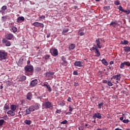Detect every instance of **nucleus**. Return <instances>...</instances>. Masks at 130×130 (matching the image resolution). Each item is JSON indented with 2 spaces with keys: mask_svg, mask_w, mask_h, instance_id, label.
Listing matches in <instances>:
<instances>
[{
  "mask_svg": "<svg viewBox=\"0 0 130 130\" xmlns=\"http://www.w3.org/2000/svg\"><path fill=\"white\" fill-rule=\"evenodd\" d=\"M11 29L14 33H15V32H17V31H18V29L17 28V27H16L15 26H12Z\"/></svg>",
  "mask_w": 130,
  "mask_h": 130,
  "instance_id": "nucleus-31",
  "label": "nucleus"
},
{
  "mask_svg": "<svg viewBox=\"0 0 130 130\" xmlns=\"http://www.w3.org/2000/svg\"><path fill=\"white\" fill-rule=\"evenodd\" d=\"M124 50L125 52H129L130 51V47H124Z\"/></svg>",
  "mask_w": 130,
  "mask_h": 130,
  "instance_id": "nucleus-24",
  "label": "nucleus"
},
{
  "mask_svg": "<svg viewBox=\"0 0 130 130\" xmlns=\"http://www.w3.org/2000/svg\"><path fill=\"white\" fill-rule=\"evenodd\" d=\"M30 113H31V112L29 109H26L25 110V115H28V114H30Z\"/></svg>",
  "mask_w": 130,
  "mask_h": 130,
  "instance_id": "nucleus-30",
  "label": "nucleus"
},
{
  "mask_svg": "<svg viewBox=\"0 0 130 130\" xmlns=\"http://www.w3.org/2000/svg\"><path fill=\"white\" fill-rule=\"evenodd\" d=\"M62 60L63 61V62L61 63V64L62 66H64L66 67V66H68V61L66 60V58L64 57H62Z\"/></svg>",
  "mask_w": 130,
  "mask_h": 130,
  "instance_id": "nucleus-16",
  "label": "nucleus"
},
{
  "mask_svg": "<svg viewBox=\"0 0 130 130\" xmlns=\"http://www.w3.org/2000/svg\"><path fill=\"white\" fill-rule=\"evenodd\" d=\"M102 62L105 66H108V62H107V61H106V60H105V59H103L102 60Z\"/></svg>",
  "mask_w": 130,
  "mask_h": 130,
  "instance_id": "nucleus-27",
  "label": "nucleus"
},
{
  "mask_svg": "<svg viewBox=\"0 0 130 130\" xmlns=\"http://www.w3.org/2000/svg\"><path fill=\"white\" fill-rule=\"evenodd\" d=\"M69 111L70 112H72V111H73V110H74V109L71 106H69Z\"/></svg>",
  "mask_w": 130,
  "mask_h": 130,
  "instance_id": "nucleus-46",
  "label": "nucleus"
},
{
  "mask_svg": "<svg viewBox=\"0 0 130 130\" xmlns=\"http://www.w3.org/2000/svg\"><path fill=\"white\" fill-rule=\"evenodd\" d=\"M5 38L8 40H12L14 38V35L12 34H7L5 35Z\"/></svg>",
  "mask_w": 130,
  "mask_h": 130,
  "instance_id": "nucleus-6",
  "label": "nucleus"
},
{
  "mask_svg": "<svg viewBox=\"0 0 130 130\" xmlns=\"http://www.w3.org/2000/svg\"><path fill=\"white\" fill-rule=\"evenodd\" d=\"M95 43L98 48H101V47H102V45H101V42H100V39L99 38L95 40Z\"/></svg>",
  "mask_w": 130,
  "mask_h": 130,
  "instance_id": "nucleus-9",
  "label": "nucleus"
},
{
  "mask_svg": "<svg viewBox=\"0 0 130 130\" xmlns=\"http://www.w3.org/2000/svg\"><path fill=\"white\" fill-rule=\"evenodd\" d=\"M50 52L52 54L53 56H57V55H58V51H57V49L55 48L51 49Z\"/></svg>",
  "mask_w": 130,
  "mask_h": 130,
  "instance_id": "nucleus-2",
  "label": "nucleus"
},
{
  "mask_svg": "<svg viewBox=\"0 0 130 130\" xmlns=\"http://www.w3.org/2000/svg\"><path fill=\"white\" fill-rule=\"evenodd\" d=\"M103 83L104 84H108V81L106 80H104L103 81Z\"/></svg>",
  "mask_w": 130,
  "mask_h": 130,
  "instance_id": "nucleus-53",
  "label": "nucleus"
},
{
  "mask_svg": "<svg viewBox=\"0 0 130 130\" xmlns=\"http://www.w3.org/2000/svg\"><path fill=\"white\" fill-rule=\"evenodd\" d=\"M59 105H60V106H64L66 105V104H64V103H63L62 102H60L59 103Z\"/></svg>",
  "mask_w": 130,
  "mask_h": 130,
  "instance_id": "nucleus-44",
  "label": "nucleus"
},
{
  "mask_svg": "<svg viewBox=\"0 0 130 130\" xmlns=\"http://www.w3.org/2000/svg\"><path fill=\"white\" fill-rule=\"evenodd\" d=\"M122 122L124 123H128V122H129V120L128 119H124L123 120Z\"/></svg>",
  "mask_w": 130,
  "mask_h": 130,
  "instance_id": "nucleus-41",
  "label": "nucleus"
},
{
  "mask_svg": "<svg viewBox=\"0 0 130 130\" xmlns=\"http://www.w3.org/2000/svg\"><path fill=\"white\" fill-rule=\"evenodd\" d=\"M121 44L124 45H126V44H128V41L126 40H123V41H122L121 42Z\"/></svg>",
  "mask_w": 130,
  "mask_h": 130,
  "instance_id": "nucleus-28",
  "label": "nucleus"
},
{
  "mask_svg": "<svg viewBox=\"0 0 130 130\" xmlns=\"http://www.w3.org/2000/svg\"><path fill=\"white\" fill-rule=\"evenodd\" d=\"M116 25H117V21H112L110 24V25L112 26L113 27H116Z\"/></svg>",
  "mask_w": 130,
  "mask_h": 130,
  "instance_id": "nucleus-20",
  "label": "nucleus"
},
{
  "mask_svg": "<svg viewBox=\"0 0 130 130\" xmlns=\"http://www.w3.org/2000/svg\"><path fill=\"white\" fill-rule=\"evenodd\" d=\"M104 9V10H109L110 9V6H105Z\"/></svg>",
  "mask_w": 130,
  "mask_h": 130,
  "instance_id": "nucleus-48",
  "label": "nucleus"
},
{
  "mask_svg": "<svg viewBox=\"0 0 130 130\" xmlns=\"http://www.w3.org/2000/svg\"><path fill=\"white\" fill-rule=\"evenodd\" d=\"M84 128H85V126L82 125L79 127V130H84Z\"/></svg>",
  "mask_w": 130,
  "mask_h": 130,
  "instance_id": "nucleus-45",
  "label": "nucleus"
},
{
  "mask_svg": "<svg viewBox=\"0 0 130 130\" xmlns=\"http://www.w3.org/2000/svg\"><path fill=\"white\" fill-rule=\"evenodd\" d=\"M7 114L11 115V116H15V113L14 111L10 110L7 112Z\"/></svg>",
  "mask_w": 130,
  "mask_h": 130,
  "instance_id": "nucleus-18",
  "label": "nucleus"
},
{
  "mask_svg": "<svg viewBox=\"0 0 130 130\" xmlns=\"http://www.w3.org/2000/svg\"><path fill=\"white\" fill-rule=\"evenodd\" d=\"M7 6H4L2 7L1 12H2V14H4V13H5V11H6V10H7Z\"/></svg>",
  "mask_w": 130,
  "mask_h": 130,
  "instance_id": "nucleus-22",
  "label": "nucleus"
},
{
  "mask_svg": "<svg viewBox=\"0 0 130 130\" xmlns=\"http://www.w3.org/2000/svg\"><path fill=\"white\" fill-rule=\"evenodd\" d=\"M74 66H75V67H79V68H82V67H83V62L80 61H76L74 62Z\"/></svg>",
  "mask_w": 130,
  "mask_h": 130,
  "instance_id": "nucleus-8",
  "label": "nucleus"
},
{
  "mask_svg": "<svg viewBox=\"0 0 130 130\" xmlns=\"http://www.w3.org/2000/svg\"><path fill=\"white\" fill-rule=\"evenodd\" d=\"M50 57V55H46L45 56V59H48Z\"/></svg>",
  "mask_w": 130,
  "mask_h": 130,
  "instance_id": "nucleus-50",
  "label": "nucleus"
},
{
  "mask_svg": "<svg viewBox=\"0 0 130 130\" xmlns=\"http://www.w3.org/2000/svg\"><path fill=\"white\" fill-rule=\"evenodd\" d=\"M18 64H23V61L22 60H19L18 61Z\"/></svg>",
  "mask_w": 130,
  "mask_h": 130,
  "instance_id": "nucleus-55",
  "label": "nucleus"
},
{
  "mask_svg": "<svg viewBox=\"0 0 130 130\" xmlns=\"http://www.w3.org/2000/svg\"><path fill=\"white\" fill-rule=\"evenodd\" d=\"M26 99H27V100H31L32 99V93L31 92H28L27 93Z\"/></svg>",
  "mask_w": 130,
  "mask_h": 130,
  "instance_id": "nucleus-17",
  "label": "nucleus"
},
{
  "mask_svg": "<svg viewBox=\"0 0 130 130\" xmlns=\"http://www.w3.org/2000/svg\"><path fill=\"white\" fill-rule=\"evenodd\" d=\"M24 21H25V18L23 16L19 17L17 19V23H22V22H24Z\"/></svg>",
  "mask_w": 130,
  "mask_h": 130,
  "instance_id": "nucleus-11",
  "label": "nucleus"
},
{
  "mask_svg": "<svg viewBox=\"0 0 130 130\" xmlns=\"http://www.w3.org/2000/svg\"><path fill=\"white\" fill-rule=\"evenodd\" d=\"M24 123H25L26 124H28V125L31 124V120H25L24 121Z\"/></svg>",
  "mask_w": 130,
  "mask_h": 130,
  "instance_id": "nucleus-32",
  "label": "nucleus"
},
{
  "mask_svg": "<svg viewBox=\"0 0 130 130\" xmlns=\"http://www.w3.org/2000/svg\"><path fill=\"white\" fill-rule=\"evenodd\" d=\"M68 122L67 120H65L61 122V124H66Z\"/></svg>",
  "mask_w": 130,
  "mask_h": 130,
  "instance_id": "nucleus-49",
  "label": "nucleus"
},
{
  "mask_svg": "<svg viewBox=\"0 0 130 130\" xmlns=\"http://www.w3.org/2000/svg\"><path fill=\"white\" fill-rule=\"evenodd\" d=\"M93 118H99V119H101V114H100V113H96L94 114L93 116Z\"/></svg>",
  "mask_w": 130,
  "mask_h": 130,
  "instance_id": "nucleus-13",
  "label": "nucleus"
},
{
  "mask_svg": "<svg viewBox=\"0 0 130 130\" xmlns=\"http://www.w3.org/2000/svg\"><path fill=\"white\" fill-rule=\"evenodd\" d=\"M7 57H8V53L4 50H0V60L6 59Z\"/></svg>",
  "mask_w": 130,
  "mask_h": 130,
  "instance_id": "nucleus-1",
  "label": "nucleus"
},
{
  "mask_svg": "<svg viewBox=\"0 0 130 130\" xmlns=\"http://www.w3.org/2000/svg\"><path fill=\"white\" fill-rule=\"evenodd\" d=\"M40 19H45V16H42L40 17Z\"/></svg>",
  "mask_w": 130,
  "mask_h": 130,
  "instance_id": "nucleus-62",
  "label": "nucleus"
},
{
  "mask_svg": "<svg viewBox=\"0 0 130 130\" xmlns=\"http://www.w3.org/2000/svg\"><path fill=\"white\" fill-rule=\"evenodd\" d=\"M25 80L26 77L25 76H21L19 79L20 82H24V81H25Z\"/></svg>",
  "mask_w": 130,
  "mask_h": 130,
  "instance_id": "nucleus-25",
  "label": "nucleus"
},
{
  "mask_svg": "<svg viewBox=\"0 0 130 130\" xmlns=\"http://www.w3.org/2000/svg\"><path fill=\"white\" fill-rule=\"evenodd\" d=\"M124 63L125 64V66L130 67V62L129 61H124Z\"/></svg>",
  "mask_w": 130,
  "mask_h": 130,
  "instance_id": "nucleus-38",
  "label": "nucleus"
},
{
  "mask_svg": "<svg viewBox=\"0 0 130 130\" xmlns=\"http://www.w3.org/2000/svg\"><path fill=\"white\" fill-rule=\"evenodd\" d=\"M39 106H40V105H39V104H36V109H39Z\"/></svg>",
  "mask_w": 130,
  "mask_h": 130,
  "instance_id": "nucleus-54",
  "label": "nucleus"
},
{
  "mask_svg": "<svg viewBox=\"0 0 130 130\" xmlns=\"http://www.w3.org/2000/svg\"><path fill=\"white\" fill-rule=\"evenodd\" d=\"M68 32H69V28H64L62 32V34L63 35L65 33H68Z\"/></svg>",
  "mask_w": 130,
  "mask_h": 130,
  "instance_id": "nucleus-33",
  "label": "nucleus"
},
{
  "mask_svg": "<svg viewBox=\"0 0 130 130\" xmlns=\"http://www.w3.org/2000/svg\"><path fill=\"white\" fill-rule=\"evenodd\" d=\"M10 109V105L9 104H6L4 107V110H8Z\"/></svg>",
  "mask_w": 130,
  "mask_h": 130,
  "instance_id": "nucleus-21",
  "label": "nucleus"
},
{
  "mask_svg": "<svg viewBox=\"0 0 130 130\" xmlns=\"http://www.w3.org/2000/svg\"><path fill=\"white\" fill-rule=\"evenodd\" d=\"M120 2H119V1L118 0H117V1H115L114 2V4L116 5V6H118L120 5Z\"/></svg>",
  "mask_w": 130,
  "mask_h": 130,
  "instance_id": "nucleus-39",
  "label": "nucleus"
},
{
  "mask_svg": "<svg viewBox=\"0 0 130 130\" xmlns=\"http://www.w3.org/2000/svg\"><path fill=\"white\" fill-rule=\"evenodd\" d=\"M45 76L46 77H50L51 76H53L54 75V72H48L47 73H45L44 74Z\"/></svg>",
  "mask_w": 130,
  "mask_h": 130,
  "instance_id": "nucleus-14",
  "label": "nucleus"
},
{
  "mask_svg": "<svg viewBox=\"0 0 130 130\" xmlns=\"http://www.w3.org/2000/svg\"><path fill=\"white\" fill-rule=\"evenodd\" d=\"M103 105H104V103H101L99 104H98V108L99 109H101V107L102 106H103Z\"/></svg>",
  "mask_w": 130,
  "mask_h": 130,
  "instance_id": "nucleus-34",
  "label": "nucleus"
},
{
  "mask_svg": "<svg viewBox=\"0 0 130 130\" xmlns=\"http://www.w3.org/2000/svg\"><path fill=\"white\" fill-rule=\"evenodd\" d=\"M118 10H119V11H121V12H123V8H122V7L121 6H119L118 7Z\"/></svg>",
  "mask_w": 130,
  "mask_h": 130,
  "instance_id": "nucleus-43",
  "label": "nucleus"
},
{
  "mask_svg": "<svg viewBox=\"0 0 130 130\" xmlns=\"http://www.w3.org/2000/svg\"><path fill=\"white\" fill-rule=\"evenodd\" d=\"M78 35H79V36H84V35H85L84 29L79 30L78 32Z\"/></svg>",
  "mask_w": 130,
  "mask_h": 130,
  "instance_id": "nucleus-15",
  "label": "nucleus"
},
{
  "mask_svg": "<svg viewBox=\"0 0 130 130\" xmlns=\"http://www.w3.org/2000/svg\"><path fill=\"white\" fill-rule=\"evenodd\" d=\"M6 85L7 86H11V85H12V83L10 81H7L6 82Z\"/></svg>",
  "mask_w": 130,
  "mask_h": 130,
  "instance_id": "nucleus-47",
  "label": "nucleus"
},
{
  "mask_svg": "<svg viewBox=\"0 0 130 130\" xmlns=\"http://www.w3.org/2000/svg\"><path fill=\"white\" fill-rule=\"evenodd\" d=\"M95 53L96 54V56L98 57H99L101 55L100 52H99V50L98 49H96Z\"/></svg>",
  "mask_w": 130,
  "mask_h": 130,
  "instance_id": "nucleus-29",
  "label": "nucleus"
},
{
  "mask_svg": "<svg viewBox=\"0 0 130 130\" xmlns=\"http://www.w3.org/2000/svg\"><path fill=\"white\" fill-rule=\"evenodd\" d=\"M25 70L26 71V72H32V71H33V66H26L25 67Z\"/></svg>",
  "mask_w": 130,
  "mask_h": 130,
  "instance_id": "nucleus-10",
  "label": "nucleus"
},
{
  "mask_svg": "<svg viewBox=\"0 0 130 130\" xmlns=\"http://www.w3.org/2000/svg\"><path fill=\"white\" fill-rule=\"evenodd\" d=\"M4 122H5V120L1 119L0 120V126H2L4 124Z\"/></svg>",
  "mask_w": 130,
  "mask_h": 130,
  "instance_id": "nucleus-40",
  "label": "nucleus"
},
{
  "mask_svg": "<svg viewBox=\"0 0 130 130\" xmlns=\"http://www.w3.org/2000/svg\"><path fill=\"white\" fill-rule=\"evenodd\" d=\"M32 25L35 27H41V28H43L44 27V24H43V23H39L38 22L33 23Z\"/></svg>",
  "mask_w": 130,
  "mask_h": 130,
  "instance_id": "nucleus-3",
  "label": "nucleus"
},
{
  "mask_svg": "<svg viewBox=\"0 0 130 130\" xmlns=\"http://www.w3.org/2000/svg\"><path fill=\"white\" fill-rule=\"evenodd\" d=\"M28 109H29V110L30 111V112H32L34 111V110H35V108L33 106H31Z\"/></svg>",
  "mask_w": 130,
  "mask_h": 130,
  "instance_id": "nucleus-36",
  "label": "nucleus"
},
{
  "mask_svg": "<svg viewBox=\"0 0 130 130\" xmlns=\"http://www.w3.org/2000/svg\"><path fill=\"white\" fill-rule=\"evenodd\" d=\"M108 85L110 87H111L112 86H113V84L111 82V81H109L108 82Z\"/></svg>",
  "mask_w": 130,
  "mask_h": 130,
  "instance_id": "nucleus-42",
  "label": "nucleus"
},
{
  "mask_svg": "<svg viewBox=\"0 0 130 130\" xmlns=\"http://www.w3.org/2000/svg\"><path fill=\"white\" fill-rule=\"evenodd\" d=\"M75 47H76V45L74 44H72L70 46H69V49L70 50H73V49H75Z\"/></svg>",
  "mask_w": 130,
  "mask_h": 130,
  "instance_id": "nucleus-26",
  "label": "nucleus"
},
{
  "mask_svg": "<svg viewBox=\"0 0 130 130\" xmlns=\"http://www.w3.org/2000/svg\"><path fill=\"white\" fill-rule=\"evenodd\" d=\"M122 12L123 13H125L127 15H128L130 13V11L128 10H125L124 9Z\"/></svg>",
  "mask_w": 130,
  "mask_h": 130,
  "instance_id": "nucleus-37",
  "label": "nucleus"
},
{
  "mask_svg": "<svg viewBox=\"0 0 130 130\" xmlns=\"http://www.w3.org/2000/svg\"><path fill=\"white\" fill-rule=\"evenodd\" d=\"M37 84H38V80L37 79H34L30 82V87H35Z\"/></svg>",
  "mask_w": 130,
  "mask_h": 130,
  "instance_id": "nucleus-5",
  "label": "nucleus"
},
{
  "mask_svg": "<svg viewBox=\"0 0 130 130\" xmlns=\"http://www.w3.org/2000/svg\"><path fill=\"white\" fill-rule=\"evenodd\" d=\"M116 80V81H120V74H117L116 75H114L111 78V80L113 79Z\"/></svg>",
  "mask_w": 130,
  "mask_h": 130,
  "instance_id": "nucleus-7",
  "label": "nucleus"
},
{
  "mask_svg": "<svg viewBox=\"0 0 130 130\" xmlns=\"http://www.w3.org/2000/svg\"><path fill=\"white\" fill-rule=\"evenodd\" d=\"M36 70L37 71V72H40V71H41V68H39V67H37L36 69Z\"/></svg>",
  "mask_w": 130,
  "mask_h": 130,
  "instance_id": "nucleus-51",
  "label": "nucleus"
},
{
  "mask_svg": "<svg viewBox=\"0 0 130 130\" xmlns=\"http://www.w3.org/2000/svg\"><path fill=\"white\" fill-rule=\"evenodd\" d=\"M73 75H78V72H77V71H74V72H73Z\"/></svg>",
  "mask_w": 130,
  "mask_h": 130,
  "instance_id": "nucleus-60",
  "label": "nucleus"
},
{
  "mask_svg": "<svg viewBox=\"0 0 130 130\" xmlns=\"http://www.w3.org/2000/svg\"><path fill=\"white\" fill-rule=\"evenodd\" d=\"M45 106L46 108H50L51 107H52V104L49 102H46L45 103Z\"/></svg>",
  "mask_w": 130,
  "mask_h": 130,
  "instance_id": "nucleus-12",
  "label": "nucleus"
},
{
  "mask_svg": "<svg viewBox=\"0 0 130 130\" xmlns=\"http://www.w3.org/2000/svg\"><path fill=\"white\" fill-rule=\"evenodd\" d=\"M74 86L75 87H78V86H79V83L75 82Z\"/></svg>",
  "mask_w": 130,
  "mask_h": 130,
  "instance_id": "nucleus-58",
  "label": "nucleus"
},
{
  "mask_svg": "<svg viewBox=\"0 0 130 130\" xmlns=\"http://www.w3.org/2000/svg\"><path fill=\"white\" fill-rule=\"evenodd\" d=\"M6 20H7V17L3 16L2 17V21H6Z\"/></svg>",
  "mask_w": 130,
  "mask_h": 130,
  "instance_id": "nucleus-52",
  "label": "nucleus"
},
{
  "mask_svg": "<svg viewBox=\"0 0 130 130\" xmlns=\"http://www.w3.org/2000/svg\"><path fill=\"white\" fill-rule=\"evenodd\" d=\"M50 37V34H47V38H49Z\"/></svg>",
  "mask_w": 130,
  "mask_h": 130,
  "instance_id": "nucleus-63",
  "label": "nucleus"
},
{
  "mask_svg": "<svg viewBox=\"0 0 130 130\" xmlns=\"http://www.w3.org/2000/svg\"><path fill=\"white\" fill-rule=\"evenodd\" d=\"M11 109L12 111H15L17 109V106L15 105H12L11 106Z\"/></svg>",
  "mask_w": 130,
  "mask_h": 130,
  "instance_id": "nucleus-23",
  "label": "nucleus"
},
{
  "mask_svg": "<svg viewBox=\"0 0 130 130\" xmlns=\"http://www.w3.org/2000/svg\"><path fill=\"white\" fill-rule=\"evenodd\" d=\"M2 43H3V44H5L7 47L11 46V42L8 41L6 39H3L2 40Z\"/></svg>",
  "mask_w": 130,
  "mask_h": 130,
  "instance_id": "nucleus-4",
  "label": "nucleus"
},
{
  "mask_svg": "<svg viewBox=\"0 0 130 130\" xmlns=\"http://www.w3.org/2000/svg\"><path fill=\"white\" fill-rule=\"evenodd\" d=\"M71 114H72V112H68L66 113V115H71Z\"/></svg>",
  "mask_w": 130,
  "mask_h": 130,
  "instance_id": "nucleus-59",
  "label": "nucleus"
},
{
  "mask_svg": "<svg viewBox=\"0 0 130 130\" xmlns=\"http://www.w3.org/2000/svg\"><path fill=\"white\" fill-rule=\"evenodd\" d=\"M123 117H121L120 118V120H122V121H123Z\"/></svg>",
  "mask_w": 130,
  "mask_h": 130,
  "instance_id": "nucleus-64",
  "label": "nucleus"
},
{
  "mask_svg": "<svg viewBox=\"0 0 130 130\" xmlns=\"http://www.w3.org/2000/svg\"><path fill=\"white\" fill-rule=\"evenodd\" d=\"M125 66V64H124V62H122L120 64V69H123Z\"/></svg>",
  "mask_w": 130,
  "mask_h": 130,
  "instance_id": "nucleus-35",
  "label": "nucleus"
},
{
  "mask_svg": "<svg viewBox=\"0 0 130 130\" xmlns=\"http://www.w3.org/2000/svg\"><path fill=\"white\" fill-rule=\"evenodd\" d=\"M61 112V110H57L56 111V113H60Z\"/></svg>",
  "mask_w": 130,
  "mask_h": 130,
  "instance_id": "nucleus-56",
  "label": "nucleus"
},
{
  "mask_svg": "<svg viewBox=\"0 0 130 130\" xmlns=\"http://www.w3.org/2000/svg\"><path fill=\"white\" fill-rule=\"evenodd\" d=\"M43 86L44 87H46V88H47V89H48L49 92H51V91H52V90L51 89V87H50V85H47V84H44Z\"/></svg>",
  "mask_w": 130,
  "mask_h": 130,
  "instance_id": "nucleus-19",
  "label": "nucleus"
},
{
  "mask_svg": "<svg viewBox=\"0 0 130 130\" xmlns=\"http://www.w3.org/2000/svg\"><path fill=\"white\" fill-rule=\"evenodd\" d=\"M92 50H95L96 51V49H98L96 47H93L92 48Z\"/></svg>",
  "mask_w": 130,
  "mask_h": 130,
  "instance_id": "nucleus-61",
  "label": "nucleus"
},
{
  "mask_svg": "<svg viewBox=\"0 0 130 130\" xmlns=\"http://www.w3.org/2000/svg\"><path fill=\"white\" fill-rule=\"evenodd\" d=\"M71 100H72V98H71V97H69L67 100V101H68V102H71Z\"/></svg>",
  "mask_w": 130,
  "mask_h": 130,
  "instance_id": "nucleus-57",
  "label": "nucleus"
}]
</instances>
